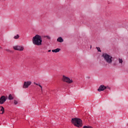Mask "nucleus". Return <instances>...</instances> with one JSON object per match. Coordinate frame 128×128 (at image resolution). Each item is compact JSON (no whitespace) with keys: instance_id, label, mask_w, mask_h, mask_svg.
Wrapping results in <instances>:
<instances>
[{"instance_id":"nucleus-23","label":"nucleus","mask_w":128,"mask_h":128,"mask_svg":"<svg viewBox=\"0 0 128 128\" xmlns=\"http://www.w3.org/2000/svg\"><path fill=\"white\" fill-rule=\"evenodd\" d=\"M90 48H92V46H90Z\"/></svg>"},{"instance_id":"nucleus-2","label":"nucleus","mask_w":128,"mask_h":128,"mask_svg":"<svg viewBox=\"0 0 128 128\" xmlns=\"http://www.w3.org/2000/svg\"><path fill=\"white\" fill-rule=\"evenodd\" d=\"M72 122L78 128H82V121L78 118H73L72 119Z\"/></svg>"},{"instance_id":"nucleus-14","label":"nucleus","mask_w":128,"mask_h":128,"mask_svg":"<svg viewBox=\"0 0 128 128\" xmlns=\"http://www.w3.org/2000/svg\"><path fill=\"white\" fill-rule=\"evenodd\" d=\"M20 38V35L16 34V36H14V40H18Z\"/></svg>"},{"instance_id":"nucleus-6","label":"nucleus","mask_w":128,"mask_h":128,"mask_svg":"<svg viewBox=\"0 0 128 128\" xmlns=\"http://www.w3.org/2000/svg\"><path fill=\"white\" fill-rule=\"evenodd\" d=\"M8 100V96H2L0 98V104H2L6 102V100Z\"/></svg>"},{"instance_id":"nucleus-21","label":"nucleus","mask_w":128,"mask_h":128,"mask_svg":"<svg viewBox=\"0 0 128 128\" xmlns=\"http://www.w3.org/2000/svg\"><path fill=\"white\" fill-rule=\"evenodd\" d=\"M51 52V50H48V52Z\"/></svg>"},{"instance_id":"nucleus-20","label":"nucleus","mask_w":128,"mask_h":128,"mask_svg":"<svg viewBox=\"0 0 128 128\" xmlns=\"http://www.w3.org/2000/svg\"><path fill=\"white\" fill-rule=\"evenodd\" d=\"M6 52H10V50H8V49H6Z\"/></svg>"},{"instance_id":"nucleus-17","label":"nucleus","mask_w":128,"mask_h":128,"mask_svg":"<svg viewBox=\"0 0 128 128\" xmlns=\"http://www.w3.org/2000/svg\"><path fill=\"white\" fill-rule=\"evenodd\" d=\"M44 38H46L48 40H50V36H44Z\"/></svg>"},{"instance_id":"nucleus-10","label":"nucleus","mask_w":128,"mask_h":128,"mask_svg":"<svg viewBox=\"0 0 128 128\" xmlns=\"http://www.w3.org/2000/svg\"><path fill=\"white\" fill-rule=\"evenodd\" d=\"M57 42H64V39L62 37H58L57 39Z\"/></svg>"},{"instance_id":"nucleus-1","label":"nucleus","mask_w":128,"mask_h":128,"mask_svg":"<svg viewBox=\"0 0 128 128\" xmlns=\"http://www.w3.org/2000/svg\"><path fill=\"white\" fill-rule=\"evenodd\" d=\"M32 42L34 46H42V36L36 34L32 38Z\"/></svg>"},{"instance_id":"nucleus-22","label":"nucleus","mask_w":128,"mask_h":128,"mask_svg":"<svg viewBox=\"0 0 128 128\" xmlns=\"http://www.w3.org/2000/svg\"><path fill=\"white\" fill-rule=\"evenodd\" d=\"M4 0V2H6V0Z\"/></svg>"},{"instance_id":"nucleus-5","label":"nucleus","mask_w":128,"mask_h":128,"mask_svg":"<svg viewBox=\"0 0 128 128\" xmlns=\"http://www.w3.org/2000/svg\"><path fill=\"white\" fill-rule=\"evenodd\" d=\"M13 48L15 50H19L20 52H22L24 50V48L22 46H13Z\"/></svg>"},{"instance_id":"nucleus-13","label":"nucleus","mask_w":128,"mask_h":128,"mask_svg":"<svg viewBox=\"0 0 128 128\" xmlns=\"http://www.w3.org/2000/svg\"><path fill=\"white\" fill-rule=\"evenodd\" d=\"M0 112H2V114H4V108L3 106H0Z\"/></svg>"},{"instance_id":"nucleus-8","label":"nucleus","mask_w":128,"mask_h":128,"mask_svg":"<svg viewBox=\"0 0 128 128\" xmlns=\"http://www.w3.org/2000/svg\"><path fill=\"white\" fill-rule=\"evenodd\" d=\"M106 88H108L110 90V88L106 87V86H104V85H101L99 86L98 89V92H103L104 90H106Z\"/></svg>"},{"instance_id":"nucleus-9","label":"nucleus","mask_w":128,"mask_h":128,"mask_svg":"<svg viewBox=\"0 0 128 128\" xmlns=\"http://www.w3.org/2000/svg\"><path fill=\"white\" fill-rule=\"evenodd\" d=\"M60 50V48H57L55 50H52V52H58Z\"/></svg>"},{"instance_id":"nucleus-19","label":"nucleus","mask_w":128,"mask_h":128,"mask_svg":"<svg viewBox=\"0 0 128 128\" xmlns=\"http://www.w3.org/2000/svg\"><path fill=\"white\" fill-rule=\"evenodd\" d=\"M18 102L16 100H14V104H18Z\"/></svg>"},{"instance_id":"nucleus-3","label":"nucleus","mask_w":128,"mask_h":128,"mask_svg":"<svg viewBox=\"0 0 128 128\" xmlns=\"http://www.w3.org/2000/svg\"><path fill=\"white\" fill-rule=\"evenodd\" d=\"M102 56H103L104 60H105L107 64H112V56L106 53H104Z\"/></svg>"},{"instance_id":"nucleus-7","label":"nucleus","mask_w":128,"mask_h":128,"mask_svg":"<svg viewBox=\"0 0 128 128\" xmlns=\"http://www.w3.org/2000/svg\"><path fill=\"white\" fill-rule=\"evenodd\" d=\"M30 84H32V82L30 81L24 82L22 86V88H28V86H30Z\"/></svg>"},{"instance_id":"nucleus-12","label":"nucleus","mask_w":128,"mask_h":128,"mask_svg":"<svg viewBox=\"0 0 128 128\" xmlns=\"http://www.w3.org/2000/svg\"><path fill=\"white\" fill-rule=\"evenodd\" d=\"M34 84H36V86H40V88H41L42 92V86H40V83L37 84V83L34 82Z\"/></svg>"},{"instance_id":"nucleus-11","label":"nucleus","mask_w":128,"mask_h":128,"mask_svg":"<svg viewBox=\"0 0 128 128\" xmlns=\"http://www.w3.org/2000/svg\"><path fill=\"white\" fill-rule=\"evenodd\" d=\"M14 96H12V95L11 94H9L8 96V100H14Z\"/></svg>"},{"instance_id":"nucleus-24","label":"nucleus","mask_w":128,"mask_h":128,"mask_svg":"<svg viewBox=\"0 0 128 128\" xmlns=\"http://www.w3.org/2000/svg\"><path fill=\"white\" fill-rule=\"evenodd\" d=\"M0 48H2L1 46H0Z\"/></svg>"},{"instance_id":"nucleus-18","label":"nucleus","mask_w":128,"mask_h":128,"mask_svg":"<svg viewBox=\"0 0 128 128\" xmlns=\"http://www.w3.org/2000/svg\"><path fill=\"white\" fill-rule=\"evenodd\" d=\"M96 48H97L98 52H102V50H100V47H96Z\"/></svg>"},{"instance_id":"nucleus-16","label":"nucleus","mask_w":128,"mask_h":128,"mask_svg":"<svg viewBox=\"0 0 128 128\" xmlns=\"http://www.w3.org/2000/svg\"><path fill=\"white\" fill-rule=\"evenodd\" d=\"M83 128H92V127L90 126H84Z\"/></svg>"},{"instance_id":"nucleus-15","label":"nucleus","mask_w":128,"mask_h":128,"mask_svg":"<svg viewBox=\"0 0 128 128\" xmlns=\"http://www.w3.org/2000/svg\"><path fill=\"white\" fill-rule=\"evenodd\" d=\"M118 62H119V64H122V62H124L122 59L120 58H118Z\"/></svg>"},{"instance_id":"nucleus-4","label":"nucleus","mask_w":128,"mask_h":128,"mask_svg":"<svg viewBox=\"0 0 128 128\" xmlns=\"http://www.w3.org/2000/svg\"><path fill=\"white\" fill-rule=\"evenodd\" d=\"M62 82H66L67 84H72V80L68 76H65L64 75L62 76Z\"/></svg>"}]
</instances>
